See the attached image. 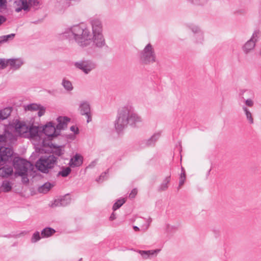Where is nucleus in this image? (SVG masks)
Returning a JSON list of instances; mask_svg holds the SVG:
<instances>
[{"label": "nucleus", "mask_w": 261, "mask_h": 261, "mask_svg": "<svg viewBox=\"0 0 261 261\" xmlns=\"http://www.w3.org/2000/svg\"><path fill=\"white\" fill-rule=\"evenodd\" d=\"M115 214L114 213L112 214V215H111L110 218L111 220H114L115 219Z\"/></svg>", "instance_id": "a18cd8bd"}, {"label": "nucleus", "mask_w": 261, "mask_h": 261, "mask_svg": "<svg viewBox=\"0 0 261 261\" xmlns=\"http://www.w3.org/2000/svg\"><path fill=\"white\" fill-rule=\"evenodd\" d=\"M16 130L23 137H27L30 127H28L24 122L18 121L15 124Z\"/></svg>", "instance_id": "dca6fc26"}, {"label": "nucleus", "mask_w": 261, "mask_h": 261, "mask_svg": "<svg viewBox=\"0 0 261 261\" xmlns=\"http://www.w3.org/2000/svg\"><path fill=\"white\" fill-rule=\"evenodd\" d=\"M54 187V185L50 182H45L43 185L41 186L38 189V191L42 193H46L50 189Z\"/></svg>", "instance_id": "393cba45"}, {"label": "nucleus", "mask_w": 261, "mask_h": 261, "mask_svg": "<svg viewBox=\"0 0 261 261\" xmlns=\"http://www.w3.org/2000/svg\"><path fill=\"white\" fill-rule=\"evenodd\" d=\"M16 4L18 6L15 9L17 12H19L22 10H26L28 8L27 0H18L16 2Z\"/></svg>", "instance_id": "5701e85b"}, {"label": "nucleus", "mask_w": 261, "mask_h": 261, "mask_svg": "<svg viewBox=\"0 0 261 261\" xmlns=\"http://www.w3.org/2000/svg\"><path fill=\"white\" fill-rule=\"evenodd\" d=\"M108 173V172H105L104 173H102L99 176V178H98V180H97V181H100V180H103L104 179V177L106 175V174Z\"/></svg>", "instance_id": "37998d69"}, {"label": "nucleus", "mask_w": 261, "mask_h": 261, "mask_svg": "<svg viewBox=\"0 0 261 261\" xmlns=\"http://www.w3.org/2000/svg\"><path fill=\"white\" fill-rule=\"evenodd\" d=\"M18 235H16V236H15V235H11V234H10L8 237H17Z\"/></svg>", "instance_id": "49530a36"}, {"label": "nucleus", "mask_w": 261, "mask_h": 261, "mask_svg": "<svg viewBox=\"0 0 261 261\" xmlns=\"http://www.w3.org/2000/svg\"><path fill=\"white\" fill-rule=\"evenodd\" d=\"M192 32L195 34V37L197 43H201L203 40V34L199 28L195 25L191 28Z\"/></svg>", "instance_id": "4be33fe9"}, {"label": "nucleus", "mask_w": 261, "mask_h": 261, "mask_svg": "<svg viewBox=\"0 0 261 261\" xmlns=\"http://www.w3.org/2000/svg\"><path fill=\"white\" fill-rule=\"evenodd\" d=\"M71 199L69 195H66L60 199L55 200L51 205L52 207L63 206H65L71 202Z\"/></svg>", "instance_id": "a211bd4d"}, {"label": "nucleus", "mask_w": 261, "mask_h": 261, "mask_svg": "<svg viewBox=\"0 0 261 261\" xmlns=\"http://www.w3.org/2000/svg\"><path fill=\"white\" fill-rule=\"evenodd\" d=\"M160 251V249H156V250H148V251L140 250L139 251V252L143 257H144L145 258H147L149 257L150 255H153L154 253L159 252Z\"/></svg>", "instance_id": "a878e982"}, {"label": "nucleus", "mask_w": 261, "mask_h": 261, "mask_svg": "<svg viewBox=\"0 0 261 261\" xmlns=\"http://www.w3.org/2000/svg\"><path fill=\"white\" fill-rule=\"evenodd\" d=\"M25 111H38V115L39 117L43 115L45 112V108L41 105L37 103H31L24 106Z\"/></svg>", "instance_id": "2eb2a0df"}, {"label": "nucleus", "mask_w": 261, "mask_h": 261, "mask_svg": "<svg viewBox=\"0 0 261 261\" xmlns=\"http://www.w3.org/2000/svg\"><path fill=\"white\" fill-rule=\"evenodd\" d=\"M53 151L56 155L58 156H60L64 153V150L62 146H54V150Z\"/></svg>", "instance_id": "c9c22d12"}, {"label": "nucleus", "mask_w": 261, "mask_h": 261, "mask_svg": "<svg viewBox=\"0 0 261 261\" xmlns=\"http://www.w3.org/2000/svg\"><path fill=\"white\" fill-rule=\"evenodd\" d=\"M181 173H186L185 169L183 167H181Z\"/></svg>", "instance_id": "de8ad7c7"}, {"label": "nucleus", "mask_w": 261, "mask_h": 261, "mask_svg": "<svg viewBox=\"0 0 261 261\" xmlns=\"http://www.w3.org/2000/svg\"><path fill=\"white\" fill-rule=\"evenodd\" d=\"M16 141V137L8 131L5 130L0 134V162H6L11 158L13 153L12 149L4 146H9Z\"/></svg>", "instance_id": "7ed1b4c3"}, {"label": "nucleus", "mask_w": 261, "mask_h": 261, "mask_svg": "<svg viewBox=\"0 0 261 261\" xmlns=\"http://www.w3.org/2000/svg\"><path fill=\"white\" fill-rule=\"evenodd\" d=\"M243 110L245 113L246 118L248 120L250 124H253L254 121L251 113L250 112L248 109L245 106L243 107Z\"/></svg>", "instance_id": "c756f323"}, {"label": "nucleus", "mask_w": 261, "mask_h": 261, "mask_svg": "<svg viewBox=\"0 0 261 261\" xmlns=\"http://www.w3.org/2000/svg\"><path fill=\"white\" fill-rule=\"evenodd\" d=\"M12 110L10 108H6L0 110V121L6 119L11 114Z\"/></svg>", "instance_id": "b1692460"}, {"label": "nucleus", "mask_w": 261, "mask_h": 261, "mask_svg": "<svg viewBox=\"0 0 261 261\" xmlns=\"http://www.w3.org/2000/svg\"><path fill=\"white\" fill-rule=\"evenodd\" d=\"M259 36L260 31L259 30L254 31L251 38L243 46V51L245 54H248L253 49L255 45V43Z\"/></svg>", "instance_id": "1a4fd4ad"}, {"label": "nucleus", "mask_w": 261, "mask_h": 261, "mask_svg": "<svg viewBox=\"0 0 261 261\" xmlns=\"http://www.w3.org/2000/svg\"><path fill=\"white\" fill-rule=\"evenodd\" d=\"M62 85L64 88V89L68 91H70L73 89L72 83L70 81L66 80V79H63Z\"/></svg>", "instance_id": "c85d7f7f"}, {"label": "nucleus", "mask_w": 261, "mask_h": 261, "mask_svg": "<svg viewBox=\"0 0 261 261\" xmlns=\"http://www.w3.org/2000/svg\"><path fill=\"white\" fill-rule=\"evenodd\" d=\"M56 232V229H42L41 234L39 232L36 231L32 238V242L35 243L39 241L41 238H47L52 236Z\"/></svg>", "instance_id": "9d476101"}, {"label": "nucleus", "mask_w": 261, "mask_h": 261, "mask_svg": "<svg viewBox=\"0 0 261 261\" xmlns=\"http://www.w3.org/2000/svg\"><path fill=\"white\" fill-rule=\"evenodd\" d=\"M6 18L5 16L0 15V26L6 22Z\"/></svg>", "instance_id": "a19ab883"}, {"label": "nucleus", "mask_w": 261, "mask_h": 261, "mask_svg": "<svg viewBox=\"0 0 261 261\" xmlns=\"http://www.w3.org/2000/svg\"><path fill=\"white\" fill-rule=\"evenodd\" d=\"M80 113L82 115H85L87 118V122L89 123L92 120L91 115V108L88 101H84L81 102L79 107Z\"/></svg>", "instance_id": "9b49d317"}, {"label": "nucleus", "mask_w": 261, "mask_h": 261, "mask_svg": "<svg viewBox=\"0 0 261 261\" xmlns=\"http://www.w3.org/2000/svg\"><path fill=\"white\" fill-rule=\"evenodd\" d=\"M133 228L136 229V228H139L138 226H133Z\"/></svg>", "instance_id": "8fccbe9b"}, {"label": "nucleus", "mask_w": 261, "mask_h": 261, "mask_svg": "<svg viewBox=\"0 0 261 261\" xmlns=\"http://www.w3.org/2000/svg\"><path fill=\"white\" fill-rule=\"evenodd\" d=\"M13 165L15 169V175L21 176L23 183H28L29 180L27 172L29 168L32 166L31 163L21 158H16L13 161Z\"/></svg>", "instance_id": "39448f33"}, {"label": "nucleus", "mask_w": 261, "mask_h": 261, "mask_svg": "<svg viewBox=\"0 0 261 261\" xmlns=\"http://www.w3.org/2000/svg\"><path fill=\"white\" fill-rule=\"evenodd\" d=\"M70 130L72 132H74L75 134H77L78 133V131H79L78 128L74 126H71L70 127Z\"/></svg>", "instance_id": "79ce46f5"}, {"label": "nucleus", "mask_w": 261, "mask_h": 261, "mask_svg": "<svg viewBox=\"0 0 261 261\" xmlns=\"http://www.w3.org/2000/svg\"><path fill=\"white\" fill-rule=\"evenodd\" d=\"M56 127L53 125V123L51 122L46 124L43 127L42 133L43 136L44 135L47 136L48 138L57 136L58 134H57Z\"/></svg>", "instance_id": "f8f14e48"}, {"label": "nucleus", "mask_w": 261, "mask_h": 261, "mask_svg": "<svg viewBox=\"0 0 261 261\" xmlns=\"http://www.w3.org/2000/svg\"><path fill=\"white\" fill-rule=\"evenodd\" d=\"M29 3L34 6H37L38 4V0H29Z\"/></svg>", "instance_id": "ea45409f"}, {"label": "nucleus", "mask_w": 261, "mask_h": 261, "mask_svg": "<svg viewBox=\"0 0 261 261\" xmlns=\"http://www.w3.org/2000/svg\"><path fill=\"white\" fill-rule=\"evenodd\" d=\"M93 166H94V165H92V164H91L89 165V167H93Z\"/></svg>", "instance_id": "09e8293b"}, {"label": "nucleus", "mask_w": 261, "mask_h": 261, "mask_svg": "<svg viewBox=\"0 0 261 261\" xmlns=\"http://www.w3.org/2000/svg\"><path fill=\"white\" fill-rule=\"evenodd\" d=\"M58 124L56 128L58 130L64 129L67 126V123L70 121V119L67 117H59L57 118Z\"/></svg>", "instance_id": "aec40b11"}, {"label": "nucleus", "mask_w": 261, "mask_h": 261, "mask_svg": "<svg viewBox=\"0 0 261 261\" xmlns=\"http://www.w3.org/2000/svg\"><path fill=\"white\" fill-rule=\"evenodd\" d=\"M64 35L69 38L73 37L75 42L84 47L92 44V47L102 48L106 45L103 35H92L89 30L80 25H75L68 29Z\"/></svg>", "instance_id": "f257e3e1"}, {"label": "nucleus", "mask_w": 261, "mask_h": 261, "mask_svg": "<svg viewBox=\"0 0 261 261\" xmlns=\"http://www.w3.org/2000/svg\"><path fill=\"white\" fill-rule=\"evenodd\" d=\"M57 162V158L53 155L41 156L36 163L37 168L43 173H47L53 168Z\"/></svg>", "instance_id": "423d86ee"}, {"label": "nucleus", "mask_w": 261, "mask_h": 261, "mask_svg": "<svg viewBox=\"0 0 261 261\" xmlns=\"http://www.w3.org/2000/svg\"><path fill=\"white\" fill-rule=\"evenodd\" d=\"M74 66L86 74L96 68V63L91 60H81L73 63Z\"/></svg>", "instance_id": "6e6552de"}, {"label": "nucleus", "mask_w": 261, "mask_h": 261, "mask_svg": "<svg viewBox=\"0 0 261 261\" xmlns=\"http://www.w3.org/2000/svg\"><path fill=\"white\" fill-rule=\"evenodd\" d=\"M15 36V34H11L7 35L0 36V45L6 43L9 40H13Z\"/></svg>", "instance_id": "cd10ccee"}, {"label": "nucleus", "mask_w": 261, "mask_h": 261, "mask_svg": "<svg viewBox=\"0 0 261 261\" xmlns=\"http://www.w3.org/2000/svg\"><path fill=\"white\" fill-rule=\"evenodd\" d=\"M44 228H47V229H49V228H51V227H45Z\"/></svg>", "instance_id": "3c124183"}, {"label": "nucleus", "mask_w": 261, "mask_h": 261, "mask_svg": "<svg viewBox=\"0 0 261 261\" xmlns=\"http://www.w3.org/2000/svg\"><path fill=\"white\" fill-rule=\"evenodd\" d=\"M0 68L3 69L5 68L7 66H9V59L6 60L5 59L0 58Z\"/></svg>", "instance_id": "f704fd0d"}, {"label": "nucleus", "mask_w": 261, "mask_h": 261, "mask_svg": "<svg viewBox=\"0 0 261 261\" xmlns=\"http://www.w3.org/2000/svg\"><path fill=\"white\" fill-rule=\"evenodd\" d=\"M142 122V117L135 112L134 108L130 106H126L119 110L115 122V127L117 132H120L128 124L135 127Z\"/></svg>", "instance_id": "f03ea898"}, {"label": "nucleus", "mask_w": 261, "mask_h": 261, "mask_svg": "<svg viewBox=\"0 0 261 261\" xmlns=\"http://www.w3.org/2000/svg\"><path fill=\"white\" fill-rule=\"evenodd\" d=\"M245 103L246 105L247 106H249V107H252L253 106V101L250 99H247L246 101H245Z\"/></svg>", "instance_id": "58836bf2"}, {"label": "nucleus", "mask_w": 261, "mask_h": 261, "mask_svg": "<svg viewBox=\"0 0 261 261\" xmlns=\"http://www.w3.org/2000/svg\"><path fill=\"white\" fill-rule=\"evenodd\" d=\"M6 3V0H0V7L4 6Z\"/></svg>", "instance_id": "c03bdc74"}, {"label": "nucleus", "mask_w": 261, "mask_h": 261, "mask_svg": "<svg viewBox=\"0 0 261 261\" xmlns=\"http://www.w3.org/2000/svg\"><path fill=\"white\" fill-rule=\"evenodd\" d=\"M137 194V190L134 189L132 190L131 193L129 194V197L130 198H134Z\"/></svg>", "instance_id": "4c0bfd02"}, {"label": "nucleus", "mask_w": 261, "mask_h": 261, "mask_svg": "<svg viewBox=\"0 0 261 261\" xmlns=\"http://www.w3.org/2000/svg\"><path fill=\"white\" fill-rule=\"evenodd\" d=\"M161 136V132L154 133L150 138L142 141L141 146L142 147L154 146Z\"/></svg>", "instance_id": "ddd939ff"}, {"label": "nucleus", "mask_w": 261, "mask_h": 261, "mask_svg": "<svg viewBox=\"0 0 261 261\" xmlns=\"http://www.w3.org/2000/svg\"><path fill=\"white\" fill-rule=\"evenodd\" d=\"M125 202L124 198H121L118 199L113 205V210L116 211L120 207H121Z\"/></svg>", "instance_id": "473e14b6"}, {"label": "nucleus", "mask_w": 261, "mask_h": 261, "mask_svg": "<svg viewBox=\"0 0 261 261\" xmlns=\"http://www.w3.org/2000/svg\"><path fill=\"white\" fill-rule=\"evenodd\" d=\"M71 170L70 167L63 168L62 170L58 173V176H61L62 177H67L71 172Z\"/></svg>", "instance_id": "7c9ffc66"}, {"label": "nucleus", "mask_w": 261, "mask_h": 261, "mask_svg": "<svg viewBox=\"0 0 261 261\" xmlns=\"http://www.w3.org/2000/svg\"><path fill=\"white\" fill-rule=\"evenodd\" d=\"M186 180V173H181L180 177H179V186L178 189L180 188V187L184 185L185 181Z\"/></svg>", "instance_id": "e433bc0d"}, {"label": "nucleus", "mask_w": 261, "mask_h": 261, "mask_svg": "<svg viewBox=\"0 0 261 261\" xmlns=\"http://www.w3.org/2000/svg\"><path fill=\"white\" fill-rule=\"evenodd\" d=\"M9 61L10 68L13 70L18 69L23 64V60L20 58L10 59Z\"/></svg>", "instance_id": "412c9836"}, {"label": "nucleus", "mask_w": 261, "mask_h": 261, "mask_svg": "<svg viewBox=\"0 0 261 261\" xmlns=\"http://www.w3.org/2000/svg\"><path fill=\"white\" fill-rule=\"evenodd\" d=\"M140 61L148 64L155 62L156 56L152 45L149 43L141 51L140 54Z\"/></svg>", "instance_id": "0eeeda50"}, {"label": "nucleus", "mask_w": 261, "mask_h": 261, "mask_svg": "<svg viewBox=\"0 0 261 261\" xmlns=\"http://www.w3.org/2000/svg\"><path fill=\"white\" fill-rule=\"evenodd\" d=\"M2 188L4 192H9L12 189L11 184L9 181L5 180L2 183Z\"/></svg>", "instance_id": "2f4dec72"}, {"label": "nucleus", "mask_w": 261, "mask_h": 261, "mask_svg": "<svg viewBox=\"0 0 261 261\" xmlns=\"http://www.w3.org/2000/svg\"><path fill=\"white\" fill-rule=\"evenodd\" d=\"M13 172L12 166L6 164V162H0V176L8 177Z\"/></svg>", "instance_id": "4468645a"}, {"label": "nucleus", "mask_w": 261, "mask_h": 261, "mask_svg": "<svg viewBox=\"0 0 261 261\" xmlns=\"http://www.w3.org/2000/svg\"><path fill=\"white\" fill-rule=\"evenodd\" d=\"M170 181V176H167L163 181L162 183L159 187V191H164L166 190L168 188V184Z\"/></svg>", "instance_id": "bb28decb"}, {"label": "nucleus", "mask_w": 261, "mask_h": 261, "mask_svg": "<svg viewBox=\"0 0 261 261\" xmlns=\"http://www.w3.org/2000/svg\"><path fill=\"white\" fill-rule=\"evenodd\" d=\"M91 24L92 25V35H102V27L101 21L97 19H93L91 22Z\"/></svg>", "instance_id": "f3484780"}, {"label": "nucleus", "mask_w": 261, "mask_h": 261, "mask_svg": "<svg viewBox=\"0 0 261 261\" xmlns=\"http://www.w3.org/2000/svg\"><path fill=\"white\" fill-rule=\"evenodd\" d=\"M83 156L76 153L70 159L69 165L71 167H79L83 164Z\"/></svg>", "instance_id": "6ab92c4d"}, {"label": "nucleus", "mask_w": 261, "mask_h": 261, "mask_svg": "<svg viewBox=\"0 0 261 261\" xmlns=\"http://www.w3.org/2000/svg\"><path fill=\"white\" fill-rule=\"evenodd\" d=\"M27 138H30L34 142L35 151L37 153H42L45 152L43 147L49 146V143L45 142L44 138L43 137V133L39 130L37 126H32L29 128Z\"/></svg>", "instance_id": "20e7f679"}, {"label": "nucleus", "mask_w": 261, "mask_h": 261, "mask_svg": "<svg viewBox=\"0 0 261 261\" xmlns=\"http://www.w3.org/2000/svg\"><path fill=\"white\" fill-rule=\"evenodd\" d=\"M191 3L195 5H203L207 3L208 0H188Z\"/></svg>", "instance_id": "72a5a7b5"}]
</instances>
